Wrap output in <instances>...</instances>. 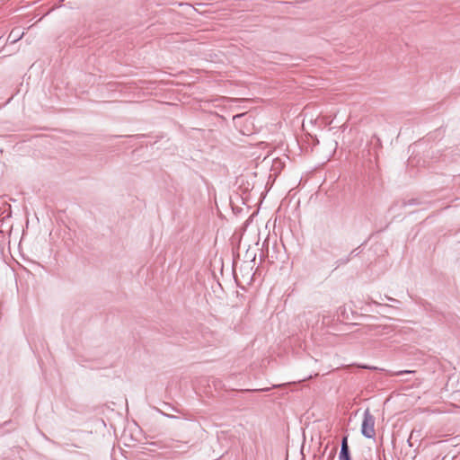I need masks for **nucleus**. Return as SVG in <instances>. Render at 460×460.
Masks as SVG:
<instances>
[{
    "instance_id": "nucleus-1",
    "label": "nucleus",
    "mask_w": 460,
    "mask_h": 460,
    "mask_svg": "<svg viewBox=\"0 0 460 460\" xmlns=\"http://www.w3.org/2000/svg\"><path fill=\"white\" fill-rule=\"evenodd\" d=\"M361 431L365 437L369 438H372L376 436L375 418L368 411H367L364 414Z\"/></svg>"
},
{
    "instance_id": "nucleus-2",
    "label": "nucleus",
    "mask_w": 460,
    "mask_h": 460,
    "mask_svg": "<svg viewBox=\"0 0 460 460\" xmlns=\"http://www.w3.org/2000/svg\"><path fill=\"white\" fill-rule=\"evenodd\" d=\"M340 457L341 460H349V448H348V445H347V438H344L343 440H342V445H341V453H340Z\"/></svg>"
}]
</instances>
